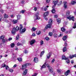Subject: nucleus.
<instances>
[{"label":"nucleus","mask_w":76,"mask_h":76,"mask_svg":"<svg viewBox=\"0 0 76 76\" xmlns=\"http://www.w3.org/2000/svg\"><path fill=\"white\" fill-rule=\"evenodd\" d=\"M66 17H67V19H68L69 20H72L73 21H75L74 17H73L72 15H70V12L69 11H67L66 12Z\"/></svg>","instance_id":"nucleus-1"},{"label":"nucleus","mask_w":76,"mask_h":76,"mask_svg":"<svg viewBox=\"0 0 76 76\" xmlns=\"http://www.w3.org/2000/svg\"><path fill=\"white\" fill-rule=\"evenodd\" d=\"M39 15V12L36 13V16L34 17V19L35 20H39L40 19V17L38 16Z\"/></svg>","instance_id":"nucleus-2"},{"label":"nucleus","mask_w":76,"mask_h":76,"mask_svg":"<svg viewBox=\"0 0 76 76\" xmlns=\"http://www.w3.org/2000/svg\"><path fill=\"white\" fill-rule=\"evenodd\" d=\"M46 66L48 68L50 72L52 73V72H53V69L51 66H50V65L48 64H47Z\"/></svg>","instance_id":"nucleus-3"},{"label":"nucleus","mask_w":76,"mask_h":76,"mask_svg":"<svg viewBox=\"0 0 76 76\" xmlns=\"http://www.w3.org/2000/svg\"><path fill=\"white\" fill-rule=\"evenodd\" d=\"M17 31L16 30V28H14L11 31V33L13 35H15V33H16V31Z\"/></svg>","instance_id":"nucleus-4"},{"label":"nucleus","mask_w":76,"mask_h":76,"mask_svg":"<svg viewBox=\"0 0 76 76\" xmlns=\"http://www.w3.org/2000/svg\"><path fill=\"white\" fill-rule=\"evenodd\" d=\"M51 53H49L47 55V58L49 59V58H50V57H51Z\"/></svg>","instance_id":"nucleus-5"},{"label":"nucleus","mask_w":76,"mask_h":76,"mask_svg":"<svg viewBox=\"0 0 76 76\" xmlns=\"http://www.w3.org/2000/svg\"><path fill=\"white\" fill-rule=\"evenodd\" d=\"M53 3H54V4L53 5V6L52 7V8H55V7H56V5L57 3H58V1H53Z\"/></svg>","instance_id":"nucleus-6"},{"label":"nucleus","mask_w":76,"mask_h":76,"mask_svg":"<svg viewBox=\"0 0 76 76\" xmlns=\"http://www.w3.org/2000/svg\"><path fill=\"white\" fill-rule=\"evenodd\" d=\"M49 14V12L48 11L45 12L43 14V17H46L47 16H48Z\"/></svg>","instance_id":"nucleus-7"},{"label":"nucleus","mask_w":76,"mask_h":76,"mask_svg":"<svg viewBox=\"0 0 76 76\" xmlns=\"http://www.w3.org/2000/svg\"><path fill=\"white\" fill-rule=\"evenodd\" d=\"M36 42L35 40L34 39H32L31 41H30V45H32V44H34V43H35V42Z\"/></svg>","instance_id":"nucleus-8"},{"label":"nucleus","mask_w":76,"mask_h":76,"mask_svg":"<svg viewBox=\"0 0 76 76\" xmlns=\"http://www.w3.org/2000/svg\"><path fill=\"white\" fill-rule=\"evenodd\" d=\"M64 9H66V8L67 7V4L66 2H64Z\"/></svg>","instance_id":"nucleus-9"},{"label":"nucleus","mask_w":76,"mask_h":76,"mask_svg":"<svg viewBox=\"0 0 76 76\" xmlns=\"http://www.w3.org/2000/svg\"><path fill=\"white\" fill-rule=\"evenodd\" d=\"M34 61L35 63H38V59L37 58L35 57L34 58Z\"/></svg>","instance_id":"nucleus-10"},{"label":"nucleus","mask_w":76,"mask_h":76,"mask_svg":"<svg viewBox=\"0 0 76 76\" xmlns=\"http://www.w3.org/2000/svg\"><path fill=\"white\" fill-rule=\"evenodd\" d=\"M18 22V21L16 20H13L12 21V22L13 24H15Z\"/></svg>","instance_id":"nucleus-11"},{"label":"nucleus","mask_w":76,"mask_h":76,"mask_svg":"<svg viewBox=\"0 0 76 76\" xmlns=\"http://www.w3.org/2000/svg\"><path fill=\"white\" fill-rule=\"evenodd\" d=\"M26 64H23V65H22V69L23 70H24V69H25L26 68Z\"/></svg>","instance_id":"nucleus-12"},{"label":"nucleus","mask_w":76,"mask_h":76,"mask_svg":"<svg viewBox=\"0 0 76 76\" xmlns=\"http://www.w3.org/2000/svg\"><path fill=\"white\" fill-rule=\"evenodd\" d=\"M26 31V29L25 28H23V29H21L20 30V32H25Z\"/></svg>","instance_id":"nucleus-13"},{"label":"nucleus","mask_w":76,"mask_h":76,"mask_svg":"<svg viewBox=\"0 0 76 76\" xmlns=\"http://www.w3.org/2000/svg\"><path fill=\"white\" fill-rule=\"evenodd\" d=\"M69 73L70 70H68L66 72V73H65V76H67V75H69Z\"/></svg>","instance_id":"nucleus-14"},{"label":"nucleus","mask_w":76,"mask_h":76,"mask_svg":"<svg viewBox=\"0 0 76 76\" xmlns=\"http://www.w3.org/2000/svg\"><path fill=\"white\" fill-rule=\"evenodd\" d=\"M45 67H46V64L45 63L42 66L41 69H44V68H45Z\"/></svg>","instance_id":"nucleus-15"},{"label":"nucleus","mask_w":76,"mask_h":76,"mask_svg":"<svg viewBox=\"0 0 76 76\" xmlns=\"http://www.w3.org/2000/svg\"><path fill=\"white\" fill-rule=\"evenodd\" d=\"M53 20L52 19H50L49 20L48 23L49 24H51L52 25V23H53Z\"/></svg>","instance_id":"nucleus-16"},{"label":"nucleus","mask_w":76,"mask_h":76,"mask_svg":"<svg viewBox=\"0 0 76 76\" xmlns=\"http://www.w3.org/2000/svg\"><path fill=\"white\" fill-rule=\"evenodd\" d=\"M27 69H26L25 71H24L23 72V75H26V73H27Z\"/></svg>","instance_id":"nucleus-17"},{"label":"nucleus","mask_w":76,"mask_h":76,"mask_svg":"<svg viewBox=\"0 0 76 76\" xmlns=\"http://www.w3.org/2000/svg\"><path fill=\"white\" fill-rule=\"evenodd\" d=\"M67 38V36H65L63 37L62 39L64 41H65V40H66Z\"/></svg>","instance_id":"nucleus-18"},{"label":"nucleus","mask_w":76,"mask_h":76,"mask_svg":"<svg viewBox=\"0 0 76 76\" xmlns=\"http://www.w3.org/2000/svg\"><path fill=\"white\" fill-rule=\"evenodd\" d=\"M51 25L52 24H49V23H48V24L47 25L46 27H47V28H50L51 27Z\"/></svg>","instance_id":"nucleus-19"},{"label":"nucleus","mask_w":76,"mask_h":76,"mask_svg":"<svg viewBox=\"0 0 76 76\" xmlns=\"http://www.w3.org/2000/svg\"><path fill=\"white\" fill-rule=\"evenodd\" d=\"M18 60L19 62H20L21 61H22V58H18Z\"/></svg>","instance_id":"nucleus-20"},{"label":"nucleus","mask_w":76,"mask_h":76,"mask_svg":"<svg viewBox=\"0 0 76 76\" xmlns=\"http://www.w3.org/2000/svg\"><path fill=\"white\" fill-rule=\"evenodd\" d=\"M66 60V63H67V64L70 63V60H69V59H68V58H67Z\"/></svg>","instance_id":"nucleus-21"},{"label":"nucleus","mask_w":76,"mask_h":76,"mask_svg":"<svg viewBox=\"0 0 76 76\" xmlns=\"http://www.w3.org/2000/svg\"><path fill=\"white\" fill-rule=\"evenodd\" d=\"M45 53V52L44 51H42V52H41L40 54V57H42V56L44 55Z\"/></svg>","instance_id":"nucleus-22"},{"label":"nucleus","mask_w":76,"mask_h":76,"mask_svg":"<svg viewBox=\"0 0 76 76\" xmlns=\"http://www.w3.org/2000/svg\"><path fill=\"white\" fill-rule=\"evenodd\" d=\"M67 58L66 56H64V55H63L62 56V59L63 60H66L67 59Z\"/></svg>","instance_id":"nucleus-23"},{"label":"nucleus","mask_w":76,"mask_h":76,"mask_svg":"<svg viewBox=\"0 0 76 76\" xmlns=\"http://www.w3.org/2000/svg\"><path fill=\"white\" fill-rule=\"evenodd\" d=\"M66 50L67 49L66 48V47H64L63 49V52H66Z\"/></svg>","instance_id":"nucleus-24"},{"label":"nucleus","mask_w":76,"mask_h":76,"mask_svg":"<svg viewBox=\"0 0 76 76\" xmlns=\"http://www.w3.org/2000/svg\"><path fill=\"white\" fill-rule=\"evenodd\" d=\"M53 9L51 11L52 13H54L56 12V10L54 9V8H53Z\"/></svg>","instance_id":"nucleus-25"},{"label":"nucleus","mask_w":76,"mask_h":76,"mask_svg":"<svg viewBox=\"0 0 76 76\" xmlns=\"http://www.w3.org/2000/svg\"><path fill=\"white\" fill-rule=\"evenodd\" d=\"M36 29H37V28L34 27H33L32 28L31 30H32V31H35L36 30Z\"/></svg>","instance_id":"nucleus-26"},{"label":"nucleus","mask_w":76,"mask_h":76,"mask_svg":"<svg viewBox=\"0 0 76 76\" xmlns=\"http://www.w3.org/2000/svg\"><path fill=\"white\" fill-rule=\"evenodd\" d=\"M61 20H60V19H58L56 20V21H57V22L58 23H60V22H61Z\"/></svg>","instance_id":"nucleus-27"},{"label":"nucleus","mask_w":76,"mask_h":76,"mask_svg":"<svg viewBox=\"0 0 76 76\" xmlns=\"http://www.w3.org/2000/svg\"><path fill=\"white\" fill-rule=\"evenodd\" d=\"M4 17V18L7 19V18H8V15H6V14H5Z\"/></svg>","instance_id":"nucleus-28"},{"label":"nucleus","mask_w":76,"mask_h":76,"mask_svg":"<svg viewBox=\"0 0 76 76\" xmlns=\"http://www.w3.org/2000/svg\"><path fill=\"white\" fill-rule=\"evenodd\" d=\"M61 30L63 32H64V31H66V29H65V28H64L63 27L61 28Z\"/></svg>","instance_id":"nucleus-29"},{"label":"nucleus","mask_w":76,"mask_h":76,"mask_svg":"<svg viewBox=\"0 0 76 76\" xmlns=\"http://www.w3.org/2000/svg\"><path fill=\"white\" fill-rule=\"evenodd\" d=\"M19 39V34H18L16 37V39L18 40Z\"/></svg>","instance_id":"nucleus-30"},{"label":"nucleus","mask_w":76,"mask_h":76,"mask_svg":"<svg viewBox=\"0 0 76 76\" xmlns=\"http://www.w3.org/2000/svg\"><path fill=\"white\" fill-rule=\"evenodd\" d=\"M23 28V26H22V24H20V30L22 29Z\"/></svg>","instance_id":"nucleus-31"},{"label":"nucleus","mask_w":76,"mask_h":76,"mask_svg":"<svg viewBox=\"0 0 76 76\" xmlns=\"http://www.w3.org/2000/svg\"><path fill=\"white\" fill-rule=\"evenodd\" d=\"M40 43L41 45H43V44H44V41H43L42 40H41L40 42Z\"/></svg>","instance_id":"nucleus-32"},{"label":"nucleus","mask_w":76,"mask_h":76,"mask_svg":"<svg viewBox=\"0 0 76 76\" xmlns=\"http://www.w3.org/2000/svg\"><path fill=\"white\" fill-rule=\"evenodd\" d=\"M58 37V35L57 34H55L54 35V37L55 38H57Z\"/></svg>","instance_id":"nucleus-33"},{"label":"nucleus","mask_w":76,"mask_h":76,"mask_svg":"<svg viewBox=\"0 0 76 76\" xmlns=\"http://www.w3.org/2000/svg\"><path fill=\"white\" fill-rule=\"evenodd\" d=\"M75 3H76V1H71V4H72L73 5L74 4H75Z\"/></svg>","instance_id":"nucleus-34"},{"label":"nucleus","mask_w":76,"mask_h":76,"mask_svg":"<svg viewBox=\"0 0 76 76\" xmlns=\"http://www.w3.org/2000/svg\"><path fill=\"white\" fill-rule=\"evenodd\" d=\"M11 47H12V48H13V47H15V44H14V43L11 44Z\"/></svg>","instance_id":"nucleus-35"},{"label":"nucleus","mask_w":76,"mask_h":76,"mask_svg":"<svg viewBox=\"0 0 76 76\" xmlns=\"http://www.w3.org/2000/svg\"><path fill=\"white\" fill-rule=\"evenodd\" d=\"M4 36H1L0 37V39H4Z\"/></svg>","instance_id":"nucleus-36"},{"label":"nucleus","mask_w":76,"mask_h":76,"mask_svg":"<svg viewBox=\"0 0 76 76\" xmlns=\"http://www.w3.org/2000/svg\"><path fill=\"white\" fill-rule=\"evenodd\" d=\"M20 18H21V16L19 15L17 16V18L18 19H20Z\"/></svg>","instance_id":"nucleus-37"},{"label":"nucleus","mask_w":76,"mask_h":76,"mask_svg":"<svg viewBox=\"0 0 76 76\" xmlns=\"http://www.w3.org/2000/svg\"><path fill=\"white\" fill-rule=\"evenodd\" d=\"M53 33H52L51 32H50L49 33V35L50 36H52V35H53Z\"/></svg>","instance_id":"nucleus-38"},{"label":"nucleus","mask_w":76,"mask_h":76,"mask_svg":"<svg viewBox=\"0 0 76 76\" xmlns=\"http://www.w3.org/2000/svg\"><path fill=\"white\" fill-rule=\"evenodd\" d=\"M57 72H58V73H60V72H61V69H57Z\"/></svg>","instance_id":"nucleus-39"},{"label":"nucleus","mask_w":76,"mask_h":76,"mask_svg":"<svg viewBox=\"0 0 76 76\" xmlns=\"http://www.w3.org/2000/svg\"><path fill=\"white\" fill-rule=\"evenodd\" d=\"M54 61H55V59H53L51 61V63H52V64H53V63H54Z\"/></svg>","instance_id":"nucleus-40"},{"label":"nucleus","mask_w":76,"mask_h":76,"mask_svg":"<svg viewBox=\"0 0 76 76\" xmlns=\"http://www.w3.org/2000/svg\"><path fill=\"white\" fill-rule=\"evenodd\" d=\"M37 35H39L41 34V31H37Z\"/></svg>","instance_id":"nucleus-41"},{"label":"nucleus","mask_w":76,"mask_h":76,"mask_svg":"<svg viewBox=\"0 0 76 76\" xmlns=\"http://www.w3.org/2000/svg\"><path fill=\"white\" fill-rule=\"evenodd\" d=\"M24 53H25V54H27V53H28V51L26 50H24Z\"/></svg>","instance_id":"nucleus-42"},{"label":"nucleus","mask_w":76,"mask_h":76,"mask_svg":"<svg viewBox=\"0 0 76 76\" xmlns=\"http://www.w3.org/2000/svg\"><path fill=\"white\" fill-rule=\"evenodd\" d=\"M6 70H9V66H5Z\"/></svg>","instance_id":"nucleus-43"},{"label":"nucleus","mask_w":76,"mask_h":76,"mask_svg":"<svg viewBox=\"0 0 76 76\" xmlns=\"http://www.w3.org/2000/svg\"><path fill=\"white\" fill-rule=\"evenodd\" d=\"M15 28V29L17 31H18V30L19 29V28L18 26H17Z\"/></svg>","instance_id":"nucleus-44"},{"label":"nucleus","mask_w":76,"mask_h":76,"mask_svg":"<svg viewBox=\"0 0 76 76\" xmlns=\"http://www.w3.org/2000/svg\"><path fill=\"white\" fill-rule=\"evenodd\" d=\"M33 9L34 10V11H36L37 10V8L36 7H34Z\"/></svg>","instance_id":"nucleus-45"},{"label":"nucleus","mask_w":76,"mask_h":76,"mask_svg":"<svg viewBox=\"0 0 76 76\" xmlns=\"http://www.w3.org/2000/svg\"><path fill=\"white\" fill-rule=\"evenodd\" d=\"M6 65L5 64H3L2 65V67H6Z\"/></svg>","instance_id":"nucleus-46"},{"label":"nucleus","mask_w":76,"mask_h":76,"mask_svg":"<svg viewBox=\"0 0 76 76\" xmlns=\"http://www.w3.org/2000/svg\"><path fill=\"white\" fill-rule=\"evenodd\" d=\"M73 55H71L69 56V58H73Z\"/></svg>","instance_id":"nucleus-47"},{"label":"nucleus","mask_w":76,"mask_h":76,"mask_svg":"<svg viewBox=\"0 0 76 76\" xmlns=\"http://www.w3.org/2000/svg\"><path fill=\"white\" fill-rule=\"evenodd\" d=\"M58 6H60V5H61V1L60 2H58Z\"/></svg>","instance_id":"nucleus-48"},{"label":"nucleus","mask_w":76,"mask_h":76,"mask_svg":"<svg viewBox=\"0 0 76 76\" xmlns=\"http://www.w3.org/2000/svg\"><path fill=\"white\" fill-rule=\"evenodd\" d=\"M9 72H11V73H12V72H13V69H10L9 70Z\"/></svg>","instance_id":"nucleus-49"},{"label":"nucleus","mask_w":76,"mask_h":76,"mask_svg":"<svg viewBox=\"0 0 76 76\" xmlns=\"http://www.w3.org/2000/svg\"><path fill=\"white\" fill-rule=\"evenodd\" d=\"M17 45H18V46H19V45H22V44H21V43H20L19 42H18V43H17Z\"/></svg>","instance_id":"nucleus-50"},{"label":"nucleus","mask_w":76,"mask_h":76,"mask_svg":"<svg viewBox=\"0 0 76 76\" xmlns=\"http://www.w3.org/2000/svg\"><path fill=\"white\" fill-rule=\"evenodd\" d=\"M46 40H47V41H48V40H49V39H50V38H49V37H47L46 38H45Z\"/></svg>","instance_id":"nucleus-51"},{"label":"nucleus","mask_w":76,"mask_h":76,"mask_svg":"<svg viewBox=\"0 0 76 76\" xmlns=\"http://www.w3.org/2000/svg\"><path fill=\"white\" fill-rule=\"evenodd\" d=\"M25 12V10H22V11H20V13H24Z\"/></svg>","instance_id":"nucleus-52"},{"label":"nucleus","mask_w":76,"mask_h":76,"mask_svg":"<svg viewBox=\"0 0 76 76\" xmlns=\"http://www.w3.org/2000/svg\"><path fill=\"white\" fill-rule=\"evenodd\" d=\"M57 17H58V15H54V18H57Z\"/></svg>","instance_id":"nucleus-53"},{"label":"nucleus","mask_w":76,"mask_h":76,"mask_svg":"<svg viewBox=\"0 0 76 76\" xmlns=\"http://www.w3.org/2000/svg\"><path fill=\"white\" fill-rule=\"evenodd\" d=\"M67 42H65L64 43V45L65 47H67Z\"/></svg>","instance_id":"nucleus-54"},{"label":"nucleus","mask_w":76,"mask_h":76,"mask_svg":"<svg viewBox=\"0 0 76 76\" xmlns=\"http://www.w3.org/2000/svg\"><path fill=\"white\" fill-rule=\"evenodd\" d=\"M25 64H26V66L27 67V66H29V64H28V63Z\"/></svg>","instance_id":"nucleus-55"},{"label":"nucleus","mask_w":76,"mask_h":76,"mask_svg":"<svg viewBox=\"0 0 76 76\" xmlns=\"http://www.w3.org/2000/svg\"><path fill=\"white\" fill-rule=\"evenodd\" d=\"M44 19L46 20H48V18H46L45 17H44Z\"/></svg>","instance_id":"nucleus-56"},{"label":"nucleus","mask_w":76,"mask_h":76,"mask_svg":"<svg viewBox=\"0 0 76 76\" xmlns=\"http://www.w3.org/2000/svg\"><path fill=\"white\" fill-rule=\"evenodd\" d=\"M47 10V8L46 7H45V8H44V11H46Z\"/></svg>","instance_id":"nucleus-57"},{"label":"nucleus","mask_w":76,"mask_h":76,"mask_svg":"<svg viewBox=\"0 0 76 76\" xmlns=\"http://www.w3.org/2000/svg\"><path fill=\"white\" fill-rule=\"evenodd\" d=\"M6 41H5V40L4 39H2V42H3V43H4Z\"/></svg>","instance_id":"nucleus-58"},{"label":"nucleus","mask_w":76,"mask_h":76,"mask_svg":"<svg viewBox=\"0 0 76 76\" xmlns=\"http://www.w3.org/2000/svg\"><path fill=\"white\" fill-rule=\"evenodd\" d=\"M4 22H7H7H8V20L6 19L4 20Z\"/></svg>","instance_id":"nucleus-59"},{"label":"nucleus","mask_w":76,"mask_h":76,"mask_svg":"<svg viewBox=\"0 0 76 76\" xmlns=\"http://www.w3.org/2000/svg\"><path fill=\"white\" fill-rule=\"evenodd\" d=\"M32 36H33V37H35L36 35L35 34V33H33L32 34Z\"/></svg>","instance_id":"nucleus-60"},{"label":"nucleus","mask_w":76,"mask_h":76,"mask_svg":"<svg viewBox=\"0 0 76 76\" xmlns=\"http://www.w3.org/2000/svg\"><path fill=\"white\" fill-rule=\"evenodd\" d=\"M51 0H46V1L47 3H49Z\"/></svg>","instance_id":"nucleus-61"},{"label":"nucleus","mask_w":76,"mask_h":76,"mask_svg":"<svg viewBox=\"0 0 76 76\" xmlns=\"http://www.w3.org/2000/svg\"><path fill=\"white\" fill-rule=\"evenodd\" d=\"M25 2V1H22L21 2V3H22V4H23V3H24Z\"/></svg>","instance_id":"nucleus-62"},{"label":"nucleus","mask_w":76,"mask_h":76,"mask_svg":"<svg viewBox=\"0 0 76 76\" xmlns=\"http://www.w3.org/2000/svg\"><path fill=\"white\" fill-rule=\"evenodd\" d=\"M12 39V38H10L8 39L9 41H11Z\"/></svg>","instance_id":"nucleus-63"},{"label":"nucleus","mask_w":76,"mask_h":76,"mask_svg":"<svg viewBox=\"0 0 76 76\" xmlns=\"http://www.w3.org/2000/svg\"><path fill=\"white\" fill-rule=\"evenodd\" d=\"M76 28V26L74 25V26H73V28L75 29Z\"/></svg>","instance_id":"nucleus-64"}]
</instances>
